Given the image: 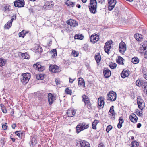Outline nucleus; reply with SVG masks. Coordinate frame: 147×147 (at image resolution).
I'll list each match as a JSON object with an SVG mask.
<instances>
[{
	"mask_svg": "<svg viewBox=\"0 0 147 147\" xmlns=\"http://www.w3.org/2000/svg\"><path fill=\"white\" fill-rule=\"evenodd\" d=\"M103 74L104 76L106 78L109 77L111 74V72L107 68H105L103 70Z\"/></svg>",
	"mask_w": 147,
	"mask_h": 147,
	"instance_id": "6ab92c4d",
	"label": "nucleus"
},
{
	"mask_svg": "<svg viewBox=\"0 0 147 147\" xmlns=\"http://www.w3.org/2000/svg\"><path fill=\"white\" fill-rule=\"evenodd\" d=\"M10 6L8 4H6V5H5V6H4V8L3 9V10L5 12L6 11H9L10 10V9L9 8V7Z\"/></svg>",
	"mask_w": 147,
	"mask_h": 147,
	"instance_id": "ea45409f",
	"label": "nucleus"
},
{
	"mask_svg": "<svg viewBox=\"0 0 147 147\" xmlns=\"http://www.w3.org/2000/svg\"><path fill=\"white\" fill-rule=\"evenodd\" d=\"M18 54L19 55H21L25 58L27 59L28 58V56H27L28 55V54L26 52L25 53H22L21 52H19Z\"/></svg>",
	"mask_w": 147,
	"mask_h": 147,
	"instance_id": "72a5a7b5",
	"label": "nucleus"
},
{
	"mask_svg": "<svg viewBox=\"0 0 147 147\" xmlns=\"http://www.w3.org/2000/svg\"><path fill=\"white\" fill-rule=\"evenodd\" d=\"M116 3V0H109L108 10L111 11L114 7Z\"/></svg>",
	"mask_w": 147,
	"mask_h": 147,
	"instance_id": "0eeeda50",
	"label": "nucleus"
},
{
	"mask_svg": "<svg viewBox=\"0 0 147 147\" xmlns=\"http://www.w3.org/2000/svg\"><path fill=\"white\" fill-rule=\"evenodd\" d=\"M139 59L136 57H135L132 59V62L134 64H137L139 62Z\"/></svg>",
	"mask_w": 147,
	"mask_h": 147,
	"instance_id": "e433bc0d",
	"label": "nucleus"
},
{
	"mask_svg": "<svg viewBox=\"0 0 147 147\" xmlns=\"http://www.w3.org/2000/svg\"><path fill=\"white\" fill-rule=\"evenodd\" d=\"M11 138L13 142H14L15 141L16 139L15 138Z\"/></svg>",
	"mask_w": 147,
	"mask_h": 147,
	"instance_id": "774afa93",
	"label": "nucleus"
},
{
	"mask_svg": "<svg viewBox=\"0 0 147 147\" xmlns=\"http://www.w3.org/2000/svg\"><path fill=\"white\" fill-rule=\"evenodd\" d=\"M112 126L111 125H109L107 127L106 131L108 133L112 129Z\"/></svg>",
	"mask_w": 147,
	"mask_h": 147,
	"instance_id": "864d4df0",
	"label": "nucleus"
},
{
	"mask_svg": "<svg viewBox=\"0 0 147 147\" xmlns=\"http://www.w3.org/2000/svg\"><path fill=\"white\" fill-rule=\"evenodd\" d=\"M107 100H109L111 101H114L116 99L117 94L115 92L111 91L107 94Z\"/></svg>",
	"mask_w": 147,
	"mask_h": 147,
	"instance_id": "39448f33",
	"label": "nucleus"
},
{
	"mask_svg": "<svg viewBox=\"0 0 147 147\" xmlns=\"http://www.w3.org/2000/svg\"><path fill=\"white\" fill-rule=\"evenodd\" d=\"M36 78L38 80H42L44 78V75L42 74L38 75L36 76Z\"/></svg>",
	"mask_w": 147,
	"mask_h": 147,
	"instance_id": "a18cd8bd",
	"label": "nucleus"
},
{
	"mask_svg": "<svg viewBox=\"0 0 147 147\" xmlns=\"http://www.w3.org/2000/svg\"><path fill=\"white\" fill-rule=\"evenodd\" d=\"M114 107V106L113 105L111 106L108 112L109 115H111V119L113 120L115 119V113Z\"/></svg>",
	"mask_w": 147,
	"mask_h": 147,
	"instance_id": "2eb2a0df",
	"label": "nucleus"
},
{
	"mask_svg": "<svg viewBox=\"0 0 147 147\" xmlns=\"http://www.w3.org/2000/svg\"><path fill=\"white\" fill-rule=\"evenodd\" d=\"M116 64L114 63H110L109 66L112 69H114L116 67Z\"/></svg>",
	"mask_w": 147,
	"mask_h": 147,
	"instance_id": "c03bdc74",
	"label": "nucleus"
},
{
	"mask_svg": "<svg viewBox=\"0 0 147 147\" xmlns=\"http://www.w3.org/2000/svg\"><path fill=\"white\" fill-rule=\"evenodd\" d=\"M24 5V0H17L14 2V5L16 7H22Z\"/></svg>",
	"mask_w": 147,
	"mask_h": 147,
	"instance_id": "1a4fd4ad",
	"label": "nucleus"
},
{
	"mask_svg": "<svg viewBox=\"0 0 147 147\" xmlns=\"http://www.w3.org/2000/svg\"><path fill=\"white\" fill-rule=\"evenodd\" d=\"M65 92L67 94H69L71 95L72 93L71 90L69 89L68 88H67L65 90Z\"/></svg>",
	"mask_w": 147,
	"mask_h": 147,
	"instance_id": "603ef678",
	"label": "nucleus"
},
{
	"mask_svg": "<svg viewBox=\"0 0 147 147\" xmlns=\"http://www.w3.org/2000/svg\"><path fill=\"white\" fill-rule=\"evenodd\" d=\"M136 85L138 86H142V87H143L146 84H147V82L142 80H138L136 81Z\"/></svg>",
	"mask_w": 147,
	"mask_h": 147,
	"instance_id": "f3484780",
	"label": "nucleus"
},
{
	"mask_svg": "<svg viewBox=\"0 0 147 147\" xmlns=\"http://www.w3.org/2000/svg\"><path fill=\"white\" fill-rule=\"evenodd\" d=\"M129 118L131 121L134 123H136L138 120L137 117L134 114H133L131 115H130Z\"/></svg>",
	"mask_w": 147,
	"mask_h": 147,
	"instance_id": "412c9836",
	"label": "nucleus"
},
{
	"mask_svg": "<svg viewBox=\"0 0 147 147\" xmlns=\"http://www.w3.org/2000/svg\"><path fill=\"white\" fill-rule=\"evenodd\" d=\"M16 15L15 16H12V18L11 19L12 20H16Z\"/></svg>",
	"mask_w": 147,
	"mask_h": 147,
	"instance_id": "680f3d73",
	"label": "nucleus"
},
{
	"mask_svg": "<svg viewBox=\"0 0 147 147\" xmlns=\"http://www.w3.org/2000/svg\"><path fill=\"white\" fill-rule=\"evenodd\" d=\"M98 120H95L94 122L92 123V128L94 129H96V125L98 123Z\"/></svg>",
	"mask_w": 147,
	"mask_h": 147,
	"instance_id": "c9c22d12",
	"label": "nucleus"
},
{
	"mask_svg": "<svg viewBox=\"0 0 147 147\" xmlns=\"http://www.w3.org/2000/svg\"><path fill=\"white\" fill-rule=\"evenodd\" d=\"M55 81L57 85L60 84L61 82V81H60V79L59 78H56Z\"/></svg>",
	"mask_w": 147,
	"mask_h": 147,
	"instance_id": "49530a36",
	"label": "nucleus"
},
{
	"mask_svg": "<svg viewBox=\"0 0 147 147\" xmlns=\"http://www.w3.org/2000/svg\"><path fill=\"white\" fill-rule=\"evenodd\" d=\"M16 126V124H13L12 125V127L13 129H15Z\"/></svg>",
	"mask_w": 147,
	"mask_h": 147,
	"instance_id": "0e129e2a",
	"label": "nucleus"
},
{
	"mask_svg": "<svg viewBox=\"0 0 147 147\" xmlns=\"http://www.w3.org/2000/svg\"><path fill=\"white\" fill-rule=\"evenodd\" d=\"M52 53L53 54L52 56V57H54L55 56H57V51L56 50V49H53L51 51Z\"/></svg>",
	"mask_w": 147,
	"mask_h": 147,
	"instance_id": "de8ad7c7",
	"label": "nucleus"
},
{
	"mask_svg": "<svg viewBox=\"0 0 147 147\" xmlns=\"http://www.w3.org/2000/svg\"><path fill=\"white\" fill-rule=\"evenodd\" d=\"M69 82L71 83H72L74 82V81L75 80V79H73L71 78H69Z\"/></svg>",
	"mask_w": 147,
	"mask_h": 147,
	"instance_id": "052dcab7",
	"label": "nucleus"
},
{
	"mask_svg": "<svg viewBox=\"0 0 147 147\" xmlns=\"http://www.w3.org/2000/svg\"><path fill=\"white\" fill-rule=\"evenodd\" d=\"M113 42L111 40L107 42L105 44L104 46V50L105 52L109 54V51L111 47V45H112Z\"/></svg>",
	"mask_w": 147,
	"mask_h": 147,
	"instance_id": "20e7f679",
	"label": "nucleus"
},
{
	"mask_svg": "<svg viewBox=\"0 0 147 147\" xmlns=\"http://www.w3.org/2000/svg\"><path fill=\"white\" fill-rule=\"evenodd\" d=\"M141 126V124L140 123H138L137 124V127L138 128H140Z\"/></svg>",
	"mask_w": 147,
	"mask_h": 147,
	"instance_id": "e2e57ef3",
	"label": "nucleus"
},
{
	"mask_svg": "<svg viewBox=\"0 0 147 147\" xmlns=\"http://www.w3.org/2000/svg\"><path fill=\"white\" fill-rule=\"evenodd\" d=\"M65 4L70 7H72L75 5V3L67 0L65 2Z\"/></svg>",
	"mask_w": 147,
	"mask_h": 147,
	"instance_id": "c756f323",
	"label": "nucleus"
},
{
	"mask_svg": "<svg viewBox=\"0 0 147 147\" xmlns=\"http://www.w3.org/2000/svg\"><path fill=\"white\" fill-rule=\"evenodd\" d=\"M126 45L125 42L122 41L119 44V50L121 54H123L126 50Z\"/></svg>",
	"mask_w": 147,
	"mask_h": 147,
	"instance_id": "7ed1b4c3",
	"label": "nucleus"
},
{
	"mask_svg": "<svg viewBox=\"0 0 147 147\" xmlns=\"http://www.w3.org/2000/svg\"><path fill=\"white\" fill-rule=\"evenodd\" d=\"M66 114L68 117H73L76 114V111L73 109H70L67 110Z\"/></svg>",
	"mask_w": 147,
	"mask_h": 147,
	"instance_id": "ddd939ff",
	"label": "nucleus"
},
{
	"mask_svg": "<svg viewBox=\"0 0 147 147\" xmlns=\"http://www.w3.org/2000/svg\"><path fill=\"white\" fill-rule=\"evenodd\" d=\"M72 55L74 57H77L79 53L78 52L75 50H73L72 52Z\"/></svg>",
	"mask_w": 147,
	"mask_h": 147,
	"instance_id": "3c124183",
	"label": "nucleus"
},
{
	"mask_svg": "<svg viewBox=\"0 0 147 147\" xmlns=\"http://www.w3.org/2000/svg\"><path fill=\"white\" fill-rule=\"evenodd\" d=\"M49 70L54 73H57L59 71V67L55 65H51L49 67Z\"/></svg>",
	"mask_w": 147,
	"mask_h": 147,
	"instance_id": "9d476101",
	"label": "nucleus"
},
{
	"mask_svg": "<svg viewBox=\"0 0 147 147\" xmlns=\"http://www.w3.org/2000/svg\"><path fill=\"white\" fill-rule=\"evenodd\" d=\"M144 57L146 59H147V51H145L144 54Z\"/></svg>",
	"mask_w": 147,
	"mask_h": 147,
	"instance_id": "13d9d810",
	"label": "nucleus"
},
{
	"mask_svg": "<svg viewBox=\"0 0 147 147\" xmlns=\"http://www.w3.org/2000/svg\"><path fill=\"white\" fill-rule=\"evenodd\" d=\"M121 77L124 78L128 76L129 75V72L127 71L123 70L121 73Z\"/></svg>",
	"mask_w": 147,
	"mask_h": 147,
	"instance_id": "cd10ccee",
	"label": "nucleus"
},
{
	"mask_svg": "<svg viewBox=\"0 0 147 147\" xmlns=\"http://www.w3.org/2000/svg\"><path fill=\"white\" fill-rule=\"evenodd\" d=\"M143 88H144V92L146 93V96H147V84H146Z\"/></svg>",
	"mask_w": 147,
	"mask_h": 147,
	"instance_id": "5fc2aeb1",
	"label": "nucleus"
},
{
	"mask_svg": "<svg viewBox=\"0 0 147 147\" xmlns=\"http://www.w3.org/2000/svg\"><path fill=\"white\" fill-rule=\"evenodd\" d=\"M144 77L145 79L147 80V75L144 74Z\"/></svg>",
	"mask_w": 147,
	"mask_h": 147,
	"instance_id": "69168bd1",
	"label": "nucleus"
},
{
	"mask_svg": "<svg viewBox=\"0 0 147 147\" xmlns=\"http://www.w3.org/2000/svg\"><path fill=\"white\" fill-rule=\"evenodd\" d=\"M80 142L81 147H90L89 143L85 141L81 140Z\"/></svg>",
	"mask_w": 147,
	"mask_h": 147,
	"instance_id": "aec40b11",
	"label": "nucleus"
},
{
	"mask_svg": "<svg viewBox=\"0 0 147 147\" xmlns=\"http://www.w3.org/2000/svg\"><path fill=\"white\" fill-rule=\"evenodd\" d=\"M90 4L89 6L97 7V1L96 0H90Z\"/></svg>",
	"mask_w": 147,
	"mask_h": 147,
	"instance_id": "7c9ffc66",
	"label": "nucleus"
},
{
	"mask_svg": "<svg viewBox=\"0 0 147 147\" xmlns=\"http://www.w3.org/2000/svg\"><path fill=\"white\" fill-rule=\"evenodd\" d=\"M76 7L78 8H80L81 7V6L79 4H77L76 5Z\"/></svg>",
	"mask_w": 147,
	"mask_h": 147,
	"instance_id": "338daca9",
	"label": "nucleus"
},
{
	"mask_svg": "<svg viewBox=\"0 0 147 147\" xmlns=\"http://www.w3.org/2000/svg\"><path fill=\"white\" fill-rule=\"evenodd\" d=\"M53 5V3L52 1H48L45 3L44 6L46 9H49L52 8Z\"/></svg>",
	"mask_w": 147,
	"mask_h": 147,
	"instance_id": "4468645a",
	"label": "nucleus"
},
{
	"mask_svg": "<svg viewBox=\"0 0 147 147\" xmlns=\"http://www.w3.org/2000/svg\"><path fill=\"white\" fill-rule=\"evenodd\" d=\"M78 85L79 86L82 85L84 87H85L84 81L82 78H79V80L78 81Z\"/></svg>",
	"mask_w": 147,
	"mask_h": 147,
	"instance_id": "5701e85b",
	"label": "nucleus"
},
{
	"mask_svg": "<svg viewBox=\"0 0 147 147\" xmlns=\"http://www.w3.org/2000/svg\"><path fill=\"white\" fill-rule=\"evenodd\" d=\"M15 134L18 136L20 138H22V136H24L23 133L21 132V131H17L15 132Z\"/></svg>",
	"mask_w": 147,
	"mask_h": 147,
	"instance_id": "473e14b6",
	"label": "nucleus"
},
{
	"mask_svg": "<svg viewBox=\"0 0 147 147\" xmlns=\"http://www.w3.org/2000/svg\"><path fill=\"white\" fill-rule=\"evenodd\" d=\"M82 126L81 123H79L76 126V131L77 133L78 134L81 131L83 130L82 129Z\"/></svg>",
	"mask_w": 147,
	"mask_h": 147,
	"instance_id": "b1692460",
	"label": "nucleus"
},
{
	"mask_svg": "<svg viewBox=\"0 0 147 147\" xmlns=\"http://www.w3.org/2000/svg\"><path fill=\"white\" fill-rule=\"evenodd\" d=\"M96 7H93L92 6H89V8L90 12L93 14H94L96 13Z\"/></svg>",
	"mask_w": 147,
	"mask_h": 147,
	"instance_id": "393cba45",
	"label": "nucleus"
},
{
	"mask_svg": "<svg viewBox=\"0 0 147 147\" xmlns=\"http://www.w3.org/2000/svg\"><path fill=\"white\" fill-rule=\"evenodd\" d=\"M137 103L139 108L141 110H142L144 107V102L140 96L138 97L137 100Z\"/></svg>",
	"mask_w": 147,
	"mask_h": 147,
	"instance_id": "423d86ee",
	"label": "nucleus"
},
{
	"mask_svg": "<svg viewBox=\"0 0 147 147\" xmlns=\"http://www.w3.org/2000/svg\"><path fill=\"white\" fill-rule=\"evenodd\" d=\"M48 102L50 105L52 104L56 100V96L51 93L48 94Z\"/></svg>",
	"mask_w": 147,
	"mask_h": 147,
	"instance_id": "6e6552de",
	"label": "nucleus"
},
{
	"mask_svg": "<svg viewBox=\"0 0 147 147\" xmlns=\"http://www.w3.org/2000/svg\"><path fill=\"white\" fill-rule=\"evenodd\" d=\"M98 108L99 109H100L101 107V97H100L98 100Z\"/></svg>",
	"mask_w": 147,
	"mask_h": 147,
	"instance_id": "09e8293b",
	"label": "nucleus"
},
{
	"mask_svg": "<svg viewBox=\"0 0 147 147\" xmlns=\"http://www.w3.org/2000/svg\"><path fill=\"white\" fill-rule=\"evenodd\" d=\"M81 124L82 126V129H83L84 130L89 127V125L88 124H86L84 123H81Z\"/></svg>",
	"mask_w": 147,
	"mask_h": 147,
	"instance_id": "a19ab883",
	"label": "nucleus"
},
{
	"mask_svg": "<svg viewBox=\"0 0 147 147\" xmlns=\"http://www.w3.org/2000/svg\"><path fill=\"white\" fill-rule=\"evenodd\" d=\"M146 49V46L142 45L140 48L139 52L141 53H142L144 52V51Z\"/></svg>",
	"mask_w": 147,
	"mask_h": 147,
	"instance_id": "58836bf2",
	"label": "nucleus"
},
{
	"mask_svg": "<svg viewBox=\"0 0 147 147\" xmlns=\"http://www.w3.org/2000/svg\"><path fill=\"white\" fill-rule=\"evenodd\" d=\"M84 36L82 34L80 35L76 34L74 36V38L75 39H80L81 40H82Z\"/></svg>",
	"mask_w": 147,
	"mask_h": 147,
	"instance_id": "f704fd0d",
	"label": "nucleus"
},
{
	"mask_svg": "<svg viewBox=\"0 0 147 147\" xmlns=\"http://www.w3.org/2000/svg\"><path fill=\"white\" fill-rule=\"evenodd\" d=\"M138 143L136 141H133L131 144V147H138Z\"/></svg>",
	"mask_w": 147,
	"mask_h": 147,
	"instance_id": "79ce46f5",
	"label": "nucleus"
},
{
	"mask_svg": "<svg viewBox=\"0 0 147 147\" xmlns=\"http://www.w3.org/2000/svg\"><path fill=\"white\" fill-rule=\"evenodd\" d=\"M99 39L98 35L94 34L92 35L90 37V41L93 43H95L97 42Z\"/></svg>",
	"mask_w": 147,
	"mask_h": 147,
	"instance_id": "9b49d317",
	"label": "nucleus"
},
{
	"mask_svg": "<svg viewBox=\"0 0 147 147\" xmlns=\"http://www.w3.org/2000/svg\"><path fill=\"white\" fill-rule=\"evenodd\" d=\"M95 58L97 63L98 65L99 63L100 62L101 59L100 53H99L97 55H96L95 56Z\"/></svg>",
	"mask_w": 147,
	"mask_h": 147,
	"instance_id": "c85d7f7f",
	"label": "nucleus"
},
{
	"mask_svg": "<svg viewBox=\"0 0 147 147\" xmlns=\"http://www.w3.org/2000/svg\"><path fill=\"white\" fill-rule=\"evenodd\" d=\"M119 123L117 125L118 128H121L122 126V124L124 122V120L122 117H120L119 119Z\"/></svg>",
	"mask_w": 147,
	"mask_h": 147,
	"instance_id": "4be33fe9",
	"label": "nucleus"
},
{
	"mask_svg": "<svg viewBox=\"0 0 147 147\" xmlns=\"http://www.w3.org/2000/svg\"><path fill=\"white\" fill-rule=\"evenodd\" d=\"M123 60L124 59L122 57L119 56L117 58V62L119 64H121L123 65L124 64L123 62Z\"/></svg>",
	"mask_w": 147,
	"mask_h": 147,
	"instance_id": "a878e982",
	"label": "nucleus"
},
{
	"mask_svg": "<svg viewBox=\"0 0 147 147\" xmlns=\"http://www.w3.org/2000/svg\"><path fill=\"white\" fill-rule=\"evenodd\" d=\"M33 67L36 69L38 70L39 71H42L45 69L43 66L41 65L39 63H37L33 65Z\"/></svg>",
	"mask_w": 147,
	"mask_h": 147,
	"instance_id": "f8f14e48",
	"label": "nucleus"
},
{
	"mask_svg": "<svg viewBox=\"0 0 147 147\" xmlns=\"http://www.w3.org/2000/svg\"><path fill=\"white\" fill-rule=\"evenodd\" d=\"M1 110L4 113H5L7 112V110L5 108L2 107L1 108Z\"/></svg>",
	"mask_w": 147,
	"mask_h": 147,
	"instance_id": "4d7b16f0",
	"label": "nucleus"
},
{
	"mask_svg": "<svg viewBox=\"0 0 147 147\" xmlns=\"http://www.w3.org/2000/svg\"><path fill=\"white\" fill-rule=\"evenodd\" d=\"M134 37L136 40L138 41H140L143 39L142 36L139 34L136 33L134 35Z\"/></svg>",
	"mask_w": 147,
	"mask_h": 147,
	"instance_id": "bb28decb",
	"label": "nucleus"
},
{
	"mask_svg": "<svg viewBox=\"0 0 147 147\" xmlns=\"http://www.w3.org/2000/svg\"><path fill=\"white\" fill-rule=\"evenodd\" d=\"M5 77H9L11 76V74L10 73H6V72H5Z\"/></svg>",
	"mask_w": 147,
	"mask_h": 147,
	"instance_id": "bf43d9fd",
	"label": "nucleus"
},
{
	"mask_svg": "<svg viewBox=\"0 0 147 147\" xmlns=\"http://www.w3.org/2000/svg\"><path fill=\"white\" fill-rule=\"evenodd\" d=\"M11 26V24L8 21L4 26V27L5 29H9Z\"/></svg>",
	"mask_w": 147,
	"mask_h": 147,
	"instance_id": "37998d69",
	"label": "nucleus"
},
{
	"mask_svg": "<svg viewBox=\"0 0 147 147\" xmlns=\"http://www.w3.org/2000/svg\"><path fill=\"white\" fill-rule=\"evenodd\" d=\"M25 32V31L24 30H23L21 32H19V37H22V38H24L26 34L28 33V32Z\"/></svg>",
	"mask_w": 147,
	"mask_h": 147,
	"instance_id": "2f4dec72",
	"label": "nucleus"
},
{
	"mask_svg": "<svg viewBox=\"0 0 147 147\" xmlns=\"http://www.w3.org/2000/svg\"><path fill=\"white\" fill-rule=\"evenodd\" d=\"M82 100L85 104V106H86L88 109H91V105L88 97L85 95H84L82 96Z\"/></svg>",
	"mask_w": 147,
	"mask_h": 147,
	"instance_id": "f03ea898",
	"label": "nucleus"
},
{
	"mask_svg": "<svg viewBox=\"0 0 147 147\" xmlns=\"http://www.w3.org/2000/svg\"><path fill=\"white\" fill-rule=\"evenodd\" d=\"M7 126H6L5 125L3 124L2 125V128L4 130H5L7 129Z\"/></svg>",
	"mask_w": 147,
	"mask_h": 147,
	"instance_id": "6e6d98bb",
	"label": "nucleus"
},
{
	"mask_svg": "<svg viewBox=\"0 0 147 147\" xmlns=\"http://www.w3.org/2000/svg\"><path fill=\"white\" fill-rule=\"evenodd\" d=\"M29 143L30 146L32 145V147L34 146L37 143L36 138L34 137L31 136Z\"/></svg>",
	"mask_w": 147,
	"mask_h": 147,
	"instance_id": "a211bd4d",
	"label": "nucleus"
},
{
	"mask_svg": "<svg viewBox=\"0 0 147 147\" xmlns=\"http://www.w3.org/2000/svg\"><path fill=\"white\" fill-rule=\"evenodd\" d=\"M30 78V75L29 73H26L22 74L20 78L21 82L23 84H26Z\"/></svg>",
	"mask_w": 147,
	"mask_h": 147,
	"instance_id": "f257e3e1",
	"label": "nucleus"
},
{
	"mask_svg": "<svg viewBox=\"0 0 147 147\" xmlns=\"http://www.w3.org/2000/svg\"><path fill=\"white\" fill-rule=\"evenodd\" d=\"M36 50L37 52H38V53H41L42 51V49L40 46H38Z\"/></svg>",
	"mask_w": 147,
	"mask_h": 147,
	"instance_id": "8fccbe9b",
	"label": "nucleus"
},
{
	"mask_svg": "<svg viewBox=\"0 0 147 147\" xmlns=\"http://www.w3.org/2000/svg\"><path fill=\"white\" fill-rule=\"evenodd\" d=\"M6 63V61L4 59L0 58V66H4Z\"/></svg>",
	"mask_w": 147,
	"mask_h": 147,
	"instance_id": "4c0bfd02",
	"label": "nucleus"
},
{
	"mask_svg": "<svg viewBox=\"0 0 147 147\" xmlns=\"http://www.w3.org/2000/svg\"><path fill=\"white\" fill-rule=\"evenodd\" d=\"M67 24L71 26L76 27L78 26L77 22L74 20L70 19L67 22Z\"/></svg>",
	"mask_w": 147,
	"mask_h": 147,
	"instance_id": "dca6fc26",
	"label": "nucleus"
}]
</instances>
